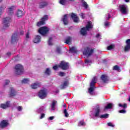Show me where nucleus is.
I'll use <instances>...</instances> for the list:
<instances>
[{
  "mask_svg": "<svg viewBox=\"0 0 130 130\" xmlns=\"http://www.w3.org/2000/svg\"><path fill=\"white\" fill-rule=\"evenodd\" d=\"M80 123H81V125H84L85 123H84V122H80Z\"/></svg>",
  "mask_w": 130,
  "mask_h": 130,
  "instance_id": "59",
  "label": "nucleus"
},
{
  "mask_svg": "<svg viewBox=\"0 0 130 130\" xmlns=\"http://www.w3.org/2000/svg\"><path fill=\"white\" fill-rule=\"evenodd\" d=\"M63 113L66 117H69V113H68V110H67V109H65L64 110Z\"/></svg>",
  "mask_w": 130,
  "mask_h": 130,
  "instance_id": "38",
  "label": "nucleus"
},
{
  "mask_svg": "<svg viewBox=\"0 0 130 130\" xmlns=\"http://www.w3.org/2000/svg\"><path fill=\"white\" fill-rule=\"evenodd\" d=\"M69 86V81H64L63 83L61 85L60 89L61 90H63V89H66V87H68Z\"/></svg>",
  "mask_w": 130,
  "mask_h": 130,
  "instance_id": "20",
  "label": "nucleus"
},
{
  "mask_svg": "<svg viewBox=\"0 0 130 130\" xmlns=\"http://www.w3.org/2000/svg\"><path fill=\"white\" fill-rule=\"evenodd\" d=\"M80 16L82 19H85V15L84 13H81Z\"/></svg>",
  "mask_w": 130,
  "mask_h": 130,
  "instance_id": "51",
  "label": "nucleus"
},
{
  "mask_svg": "<svg viewBox=\"0 0 130 130\" xmlns=\"http://www.w3.org/2000/svg\"><path fill=\"white\" fill-rule=\"evenodd\" d=\"M72 42V37H68L66 40L65 43L66 44H70V43H71Z\"/></svg>",
  "mask_w": 130,
  "mask_h": 130,
  "instance_id": "25",
  "label": "nucleus"
},
{
  "mask_svg": "<svg viewBox=\"0 0 130 130\" xmlns=\"http://www.w3.org/2000/svg\"><path fill=\"white\" fill-rule=\"evenodd\" d=\"M12 22V19L10 17H6L3 19V24L4 28H9L10 27V23Z\"/></svg>",
  "mask_w": 130,
  "mask_h": 130,
  "instance_id": "7",
  "label": "nucleus"
},
{
  "mask_svg": "<svg viewBox=\"0 0 130 130\" xmlns=\"http://www.w3.org/2000/svg\"><path fill=\"white\" fill-rule=\"evenodd\" d=\"M111 108H112V104L109 103L106 107H105V110L107 109H111Z\"/></svg>",
  "mask_w": 130,
  "mask_h": 130,
  "instance_id": "32",
  "label": "nucleus"
},
{
  "mask_svg": "<svg viewBox=\"0 0 130 130\" xmlns=\"http://www.w3.org/2000/svg\"><path fill=\"white\" fill-rule=\"evenodd\" d=\"M57 69H58V66L55 65L53 67V69L54 70V71H56V70H57Z\"/></svg>",
  "mask_w": 130,
  "mask_h": 130,
  "instance_id": "49",
  "label": "nucleus"
},
{
  "mask_svg": "<svg viewBox=\"0 0 130 130\" xmlns=\"http://www.w3.org/2000/svg\"><path fill=\"white\" fill-rule=\"evenodd\" d=\"M100 117V118H108L109 117V114L108 113L102 114Z\"/></svg>",
  "mask_w": 130,
  "mask_h": 130,
  "instance_id": "33",
  "label": "nucleus"
},
{
  "mask_svg": "<svg viewBox=\"0 0 130 130\" xmlns=\"http://www.w3.org/2000/svg\"><path fill=\"white\" fill-rule=\"evenodd\" d=\"M93 53L94 49H90L89 47H87L83 52V54H84V55H87V56H91Z\"/></svg>",
  "mask_w": 130,
  "mask_h": 130,
  "instance_id": "9",
  "label": "nucleus"
},
{
  "mask_svg": "<svg viewBox=\"0 0 130 130\" xmlns=\"http://www.w3.org/2000/svg\"><path fill=\"white\" fill-rule=\"evenodd\" d=\"M101 80H102L103 83L104 84H108L109 82V77L107 75L103 74L101 76Z\"/></svg>",
  "mask_w": 130,
  "mask_h": 130,
  "instance_id": "10",
  "label": "nucleus"
},
{
  "mask_svg": "<svg viewBox=\"0 0 130 130\" xmlns=\"http://www.w3.org/2000/svg\"><path fill=\"white\" fill-rule=\"evenodd\" d=\"M48 45H52V38H49L48 41Z\"/></svg>",
  "mask_w": 130,
  "mask_h": 130,
  "instance_id": "41",
  "label": "nucleus"
},
{
  "mask_svg": "<svg viewBox=\"0 0 130 130\" xmlns=\"http://www.w3.org/2000/svg\"><path fill=\"white\" fill-rule=\"evenodd\" d=\"M99 37H100V34H98L96 35V38H99Z\"/></svg>",
  "mask_w": 130,
  "mask_h": 130,
  "instance_id": "57",
  "label": "nucleus"
},
{
  "mask_svg": "<svg viewBox=\"0 0 130 130\" xmlns=\"http://www.w3.org/2000/svg\"><path fill=\"white\" fill-rule=\"evenodd\" d=\"M126 46H125L124 48V51L125 52H127L129 51L130 50V39H127L126 41Z\"/></svg>",
  "mask_w": 130,
  "mask_h": 130,
  "instance_id": "13",
  "label": "nucleus"
},
{
  "mask_svg": "<svg viewBox=\"0 0 130 130\" xmlns=\"http://www.w3.org/2000/svg\"><path fill=\"white\" fill-rule=\"evenodd\" d=\"M85 63H87V64L92 63V60H91L89 59H86L85 60Z\"/></svg>",
  "mask_w": 130,
  "mask_h": 130,
  "instance_id": "43",
  "label": "nucleus"
},
{
  "mask_svg": "<svg viewBox=\"0 0 130 130\" xmlns=\"http://www.w3.org/2000/svg\"><path fill=\"white\" fill-rule=\"evenodd\" d=\"M59 3L62 6H64L67 4V0H59Z\"/></svg>",
  "mask_w": 130,
  "mask_h": 130,
  "instance_id": "37",
  "label": "nucleus"
},
{
  "mask_svg": "<svg viewBox=\"0 0 130 130\" xmlns=\"http://www.w3.org/2000/svg\"><path fill=\"white\" fill-rule=\"evenodd\" d=\"M43 25H45V22H44L41 19L40 21L38 22L37 23V26H38V27L43 26Z\"/></svg>",
  "mask_w": 130,
  "mask_h": 130,
  "instance_id": "26",
  "label": "nucleus"
},
{
  "mask_svg": "<svg viewBox=\"0 0 130 130\" xmlns=\"http://www.w3.org/2000/svg\"><path fill=\"white\" fill-rule=\"evenodd\" d=\"M67 107V105L64 104V105H63V107Z\"/></svg>",
  "mask_w": 130,
  "mask_h": 130,
  "instance_id": "61",
  "label": "nucleus"
},
{
  "mask_svg": "<svg viewBox=\"0 0 130 130\" xmlns=\"http://www.w3.org/2000/svg\"><path fill=\"white\" fill-rule=\"evenodd\" d=\"M51 73V71H50V69H49V68H47L45 71V74L47 76H50Z\"/></svg>",
  "mask_w": 130,
  "mask_h": 130,
  "instance_id": "35",
  "label": "nucleus"
},
{
  "mask_svg": "<svg viewBox=\"0 0 130 130\" xmlns=\"http://www.w3.org/2000/svg\"><path fill=\"white\" fill-rule=\"evenodd\" d=\"M17 95V91L14 87H11L9 90V97H14Z\"/></svg>",
  "mask_w": 130,
  "mask_h": 130,
  "instance_id": "14",
  "label": "nucleus"
},
{
  "mask_svg": "<svg viewBox=\"0 0 130 130\" xmlns=\"http://www.w3.org/2000/svg\"><path fill=\"white\" fill-rule=\"evenodd\" d=\"M114 47H115V45H114V44H111L110 46L107 47V50H112V49H113V48H114Z\"/></svg>",
  "mask_w": 130,
  "mask_h": 130,
  "instance_id": "36",
  "label": "nucleus"
},
{
  "mask_svg": "<svg viewBox=\"0 0 130 130\" xmlns=\"http://www.w3.org/2000/svg\"><path fill=\"white\" fill-rule=\"evenodd\" d=\"M33 41L34 43H39L41 41V37L39 35L36 36Z\"/></svg>",
  "mask_w": 130,
  "mask_h": 130,
  "instance_id": "18",
  "label": "nucleus"
},
{
  "mask_svg": "<svg viewBox=\"0 0 130 130\" xmlns=\"http://www.w3.org/2000/svg\"><path fill=\"white\" fill-rule=\"evenodd\" d=\"M14 9H15L14 6H12L10 7L9 8H8L10 15H13V14H14Z\"/></svg>",
  "mask_w": 130,
  "mask_h": 130,
  "instance_id": "24",
  "label": "nucleus"
},
{
  "mask_svg": "<svg viewBox=\"0 0 130 130\" xmlns=\"http://www.w3.org/2000/svg\"><path fill=\"white\" fill-rule=\"evenodd\" d=\"M59 92V90H56V93H58Z\"/></svg>",
  "mask_w": 130,
  "mask_h": 130,
  "instance_id": "62",
  "label": "nucleus"
},
{
  "mask_svg": "<svg viewBox=\"0 0 130 130\" xmlns=\"http://www.w3.org/2000/svg\"><path fill=\"white\" fill-rule=\"evenodd\" d=\"M38 31L42 36H46L49 33V28L46 26H43L40 27Z\"/></svg>",
  "mask_w": 130,
  "mask_h": 130,
  "instance_id": "2",
  "label": "nucleus"
},
{
  "mask_svg": "<svg viewBox=\"0 0 130 130\" xmlns=\"http://www.w3.org/2000/svg\"><path fill=\"white\" fill-rule=\"evenodd\" d=\"M6 54L8 56H11V55H12V53H11V52H7Z\"/></svg>",
  "mask_w": 130,
  "mask_h": 130,
  "instance_id": "56",
  "label": "nucleus"
},
{
  "mask_svg": "<svg viewBox=\"0 0 130 130\" xmlns=\"http://www.w3.org/2000/svg\"><path fill=\"white\" fill-rule=\"evenodd\" d=\"M109 24H110V22H105V26H109Z\"/></svg>",
  "mask_w": 130,
  "mask_h": 130,
  "instance_id": "55",
  "label": "nucleus"
},
{
  "mask_svg": "<svg viewBox=\"0 0 130 130\" xmlns=\"http://www.w3.org/2000/svg\"><path fill=\"white\" fill-rule=\"evenodd\" d=\"M9 83H10V80H7L5 82V85H9Z\"/></svg>",
  "mask_w": 130,
  "mask_h": 130,
  "instance_id": "54",
  "label": "nucleus"
},
{
  "mask_svg": "<svg viewBox=\"0 0 130 130\" xmlns=\"http://www.w3.org/2000/svg\"><path fill=\"white\" fill-rule=\"evenodd\" d=\"M19 40L18 38V34H14L11 37V43H17Z\"/></svg>",
  "mask_w": 130,
  "mask_h": 130,
  "instance_id": "11",
  "label": "nucleus"
},
{
  "mask_svg": "<svg viewBox=\"0 0 130 130\" xmlns=\"http://www.w3.org/2000/svg\"><path fill=\"white\" fill-rule=\"evenodd\" d=\"M107 125L108 126H111V127H114L115 126L114 124H113L111 122L107 123Z\"/></svg>",
  "mask_w": 130,
  "mask_h": 130,
  "instance_id": "46",
  "label": "nucleus"
},
{
  "mask_svg": "<svg viewBox=\"0 0 130 130\" xmlns=\"http://www.w3.org/2000/svg\"><path fill=\"white\" fill-rule=\"evenodd\" d=\"M58 67L63 71H67L69 69V63L64 61H61L58 65Z\"/></svg>",
  "mask_w": 130,
  "mask_h": 130,
  "instance_id": "6",
  "label": "nucleus"
},
{
  "mask_svg": "<svg viewBox=\"0 0 130 130\" xmlns=\"http://www.w3.org/2000/svg\"><path fill=\"white\" fill-rule=\"evenodd\" d=\"M1 108H3V109H7V108H9L10 107V101H7L5 104H2L0 106Z\"/></svg>",
  "mask_w": 130,
  "mask_h": 130,
  "instance_id": "17",
  "label": "nucleus"
},
{
  "mask_svg": "<svg viewBox=\"0 0 130 130\" xmlns=\"http://www.w3.org/2000/svg\"><path fill=\"white\" fill-rule=\"evenodd\" d=\"M43 21L44 23H45V21H47L48 20V15H44L41 19Z\"/></svg>",
  "mask_w": 130,
  "mask_h": 130,
  "instance_id": "29",
  "label": "nucleus"
},
{
  "mask_svg": "<svg viewBox=\"0 0 130 130\" xmlns=\"http://www.w3.org/2000/svg\"><path fill=\"white\" fill-rule=\"evenodd\" d=\"M38 96L40 99H44L47 96V89L43 88L38 92Z\"/></svg>",
  "mask_w": 130,
  "mask_h": 130,
  "instance_id": "5",
  "label": "nucleus"
},
{
  "mask_svg": "<svg viewBox=\"0 0 130 130\" xmlns=\"http://www.w3.org/2000/svg\"><path fill=\"white\" fill-rule=\"evenodd\" d=\"M20 34H21V35H24V31H21Z\"/></svg>",
  "mask_w": 130,
  "mask_h": 130,
  "instance_id": "60",
  "label": "nucleus"
},
{
  "mask_svg": "<svg viewBox=\"0 0 130 130\" xmlns=\"http://www.w3.org/2000/svg\"><path fill=\"white\" fill-rule=\"evenodd\" d=\"M15 70L16 75H22L24 73V67L21 64H16L15 67Z\"/></svg>",
  "mask_w": 130,
  "mask_h": 130,
  "instance_id": "4",
  "label": "nucleus"
},
{
  "mask_svg": "<svg viewBox=\"0 0 130 130\" xmlns=\"http://www.w3.org/2000/svg\"><path fill=\"white\" fill-rule=\"evenodd\" d=\"M119 113H123V114L126 113V111L124 109L121 110L119 111Z\"/></svg>",
  "mask_w": 130,
  "mask_h": 130,
  "instance_id": "47",
  "label": "nucleus"
},
{
  "mask_svg": "<svg viewBox=\"0 0 130 130\" xmlns=\"http://www.w3.org/2000/svg\"><path fill=\"white\" fill-rule=\"evenodd\" d=\"M70 51H71V52H76V49H75V47H72V48H71L69 50Z\"/></svg>",
  "mask_w": 130,
  "mask_h": 130,
  "instance_id": "44",
  "label": "nucleus"
},
{
  "mask_svg": "<svg viewBox=\"0 0 130 130\" xmlns=\"http://www.w3.org/2000/svg\"><path fill=\"white\" fill-rule=\"evenodd\" d=\"M70 1H71V2L73 1V0H70Z\"/></svg>",
  "mask_w": 130,
  "mask_h": 130,
  "instance_id": "64",
  "label": "nucleus"
},
{
  "mask_svg": "<svg viewBox=\"0 0 130 130\" xmlns=\"http://www.w3.org/2000/svg\"><path fill=\"white\" fill-rule=\"evenodd\" d=\"M113 71H117V72H120V68L117 65H115L113 68Z\"/></svg>",
  "mask_w": 130,
  "mask_h": 130,
  "instance_id": "31",
  "label": "nucleus"
},
{
  "mask_svg": "<svg viewBox=\"0 0 130 130\" xmlns=\"http://www.w3.org/2000/svg\"><path fill=\"white\" fill-rule=\"evenodd\" d=\"M3 0H0V3H2V2H3Z\"/></svg>",
  "mask_w": 130,
  "mask_h": 130,
  "instance_id": "63",
  "label": "nucleus"
},
{
  "mask_svg": "<svg viewBox=\"0 0 130 130\" xmlns=\"http://www.w3.org/2000/svg\"><path fill=\"white\" fill-rule=\"evenodd\" d=\"M28 82H29V79L24 78L23 80H22L21 83L22 84H27Z\"/></svg>",
  "mask_w": 130,
  "mask_h": 130,
  "instance_id": "39",
  "label": "nucleus"
},
{
  "mask_svg": "<svg viewBox=\"0 0 130 130\" xmlns=\"http://www.w3.org/2000/svg\"><path fill=\"white\" fill-rule=\"evenodd\" d=\"M58 76H59L60 77H64V76H66V73L63 72H60L58 73Z\"/></svg>",
  "mask_w": 130,
  "mask_h": 130,
  "instance_id": "42",
  "label": "nucleus"
},
{
  "mask_svg": "<svg viewBox=\"0 0 130 130\" xmlns=\"http://www.w3.org/2000/svg\"><path fill=\"white\" fill-rule=\"evenodd\" d=\"M17 15L18 18H21V17L23 16V11L21 10H19L17 12Z\"/></svg>",
  "mask_w": 130,
  "mask_h": 130,
  "instance_id": "28",
  "label": "nucleus"
},
{
  "mask_svg": "<svg viewBox=\"0 0 130 130\" xmlns=\"http://www.w3.org/2000/svg\"><path fill=\"white\" fill-rule=\"evenodd\" d=\"M71 17L75 23H78L79 22V17H78L76 13H72L71 14Z\"/></svg>",
  "mask_w": 130,
  "mask_h": 130,
  "instance_id": "15",
  "label": "nucleus"
},
{
  "mask_svg": "<svg viewBox=\"0 0 130 130\" xmlns=\"http://www.w3.org/2000/svg\"><path fill=\"white\" fill-rule=\"evenodd\" d=\"M48 3L46 2H43L40 3L39 8L43 9V8H45V7H47Z\"/></svg>",
  "mask_w": 130,
  "mask_h": 130,
  "instance_id": "19",
  "label": "nucleus"
},
{
  "mask_svg": "<svg viewBox=\"0 0 130 130\" xmlns=\"http://www.w3.org/2000/svg\"><path fill=\"white\" fill-rule=\"evenodd\" d=\"M62 21L64 25H68V15L66 14L64 15L63 18H62Z\"/></svg>",
  "mask_w": 130,
  "mask_h": 130,
  "instance_id": "22",
  "label": "nucleus"
},
{
  "mask_svg": "<svg viewBox=\"0 0 130 130\" xmlns=\"http://www.w3.org/2000/svg\"><path fill=\"white\" fill-rule=\"evenodd\" d=\"M111 18V15H110V14H108L107 20H109V19H110Z\"/></svg>",
  "mask_w": 130,
  "mask_h": 130,
  "instance_id": "53",
  "label": "nucleus"
},
{
  "mask_svg": "<svg viewBox=\"0 0 130 130\" xmlns=\"http://www.w3.org/2000/svg\"><path fill=\"white\" fill-rule=\"evenodd\" d=\"M17 109L18 110V111H22V110H23V107L19 106L17 107Z\"/></svg>",
  "mask_w": 130,
  "mask_h": 130,
  "instance_id": "45",
  "label": "nucleus"
},
{
  "mask_svg": "<svg viewBox=\"0 0 130 130\" xmlns=\"http://www.w3.org/2000/svg\"><path fill=\"white\" fill-rule=\"evenodd\" d=\"M100 107L99 106V105H97L96 106V108L95 109L94 116L95 117H98V116H99V115L100 114Z\"/></svg>",
  "mask_w": 130,
  "mask_h": 130,
  "instance_id": "16",
  "label": "nucleus"
},
{
  "mask_svg": "<svg viewBox=\"0 0 130 130\" xmlns=\"http://www.w3.org/2000/svg\"><path fill=\"white\" fill-rule=\"evenodd\" d=\"M54 119V117L53 116H51L48 118L49 120H53Z\"/></svg>",
  "mask_w": 130,
  "mask_h": 130,
  "instance_id": "52",
  "label": "nucleus"
},
{
  "mask_svg": "<svg viewBox=\"0 0 130 130\" xmlns=\"http://www.w3.org/2000/svg\"><path fill=\"white\" fill-rule=\"evenodd\" d=\"M118 106L119 107H122V108L125 109V108H127V104L124 103L123 105L122 104H119Z\"/></svg>",
  "mask_w": 130,
  "mask_h": 130,
  "instance_id": "30",
  "label": "nucleus"
},
{
  "mask_svg": "<svg viewBox=\"0 0 130 130\" xmlns=\"http://www.w3.org/2000/svg\"><path fill=\"white\" fill-rule=\"evenodd\" d=\"M119 9L121 14L126 15L128 12L127 6L126 5H121L119 6Z\"/></svg>",
  "mask_w": 130,
  "mask_h": 130,
  "instance_id": "8",
  "label": "nucleus"
},
{
  "mask_svg": "<svg viewBox=\"0 0 130 130\" xmlns=\"http://www.w3.org/2000/svg\"><path fill=\"white\" fill-rule=\"evenodd\" d=\"M130 0H124L125 3H129Z\"/></svg>",
  "mask_w": 130,
  "mask_h": 130,
  "instance_id": "58",
  "label": "nucleus"
},
{
  "mask_svg": "<svg viewBox=\"0 0 130 130\" xmlns=\"http://www.w3.org/2000/svg\"><path fill=\"white\" fill-rule=\"evenodd\" d=\"M29 35H30V34L29 33V32H27L26 35V38L27 39L29 38Z\"/></svg>",
  "mask_w": 130,
  "mask_h": 130,
  "instance_id": "50",
  "label": "nucleus"
},
{
  "mask_svg": "<svg viewBox=\"0 0 130 130\" xmlns=\"http://www.w3.org/2000/svg\"><path fill=\"white\" fill-rule=\"evenodd\" d=\"M96 83H97L96 77H93L90 84V88L88 89L89 94H92V93L94 92V90H95V88H96L95 86V84H96Z\"/></svg>",
  "mask_w": 130,
  "mask_h": 130,
  "instance_id": "3",
  "label": "nucleus"
},
{
  "mask_svg": "<svg viewBox=\"0 0 130 130\" xmlns=\"http://www.w3.org/2000/svg\"><path fill=\"white\" fill-rule=\"evenodd\" d=\"M8 121V120H2L0 123V127L1 128H5V127H7V126L9 124Z\"/></svg>",
  "mask_w": 130,
  "mask_h": 130,
  "instance_id": "12",
  "label": "nucleus"
},
{
  "mask_svg": "<svg viewBox=\"0 0 130 130\" xmlns=\"http://www.w3.org/2000/svg\"><path fill=\"white\" fill-rule=\"evenodd\" d=\"M56 52L58 54H61V48H60V47H57Z\"/></svg>",
  "mask_w": 130,
  "mask_h": 130,
  "instance_id": "34",
  "label": "nucleus"
},
{
  "mask_svg": "<svg viewBox=\"0 0 130 130\" xmlns=\"http://www.w3.org/2000/svg\"><path fill=\"white\" fill-rule=\"evenodd\" d=\"M31 87L32 89H37V88L40 87V83L38 82L35 83L31 85Z\"/></svg>",
  "mask_w": 130,
  "mask_h": 130,
  "instance_id": "21",
  "label": "nucleus"
},
{
  "mask_svg": "<svg viewBox=\"0 0 130 130\" xmlns=\"http://www.w3.org/2000/svg\"><path fill=\"white\" fill-rule=\"evenodd\" d=\"M44 117H45V114L44 113H42L41 115V117H40V119H42V118H44Z\"/></svg>",
  "mask_w": 130,
  "mask_h": 130,
  "instance_id": "48",
  "label": "nucleus"
},
{
  "mask_svg": "<svg viewBox=\"0 0 130 130\" xmlns=\"http://www.w3.org/2000/svg\"><path fill=\"white\" fill-rule=\"evenodd\" d=\"M90 29H93V25H92V22L89 21L87 23L86 27L81 28L80 33L82 36H86L87 34V31H90Z\"/></svg>",
  "mask_w": 130,
  "mask_h": 130,
  "instance_id": "1",
  "label": "nucleus"
},
{
  "mask_svg": "<svg viewBox=\"0 0 130 130\" xmlns=\"http://www.w3.org/2000/svg\"><path fill=\"white\" fill-rule=\"evenodd\" d=\"M56 103H57V101L53 100L51 104V110H54V109H55V105H56Z\"/></svg>",
  "mask_w": 130,
  "mask_h": 130,
  "instance_id": "23",
  "label": "nucleus"
},
{
  "mask_svg": "<svg viewBox=\"0 0 130 130\" xmlns=\"http://www.w3.org/2000/svg\"><path fill=\"white\" fill-rule=\"evenodd\" d=\"M43 25H45V22H44L41 19L40 21L38 22L37 23V26H38V27L43 26Z\"/></svg>",
  "mask_w": 130,
  "mask_h": 130,
  "instance_id": "27",
  "label": "nucleus"
},
{
  "mask_svg": "<svg viewBox=\"0 0 130 130\" xmlns=\"http://www.w3.org/2000/svg\"><path fill=\"white\" fill-rule=\"evenodd\" d=\"M83 7H84L85 9H88V4H87V2L85 1L83 2Z\"/></svg>",
  "mask_w": 130,
  "mask_h": 130,
  "instance_id": "40",
  "label": "nucleus"
}]
</instances>
